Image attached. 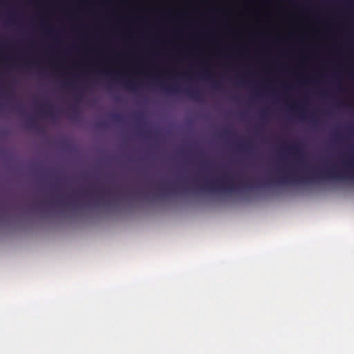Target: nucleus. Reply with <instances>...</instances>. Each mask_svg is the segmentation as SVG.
<instances>
[{
	"label": "nucleus",
	"instance_id": "22",
	"mask_svg": "<svg viewBox=\"0 0 354 354\" xmlns=\"http://www.w3.org/2000/svg\"><path fill=\"white\" fill-rule=\"evenodd\" d=\"M87 194H88V195H89V196H93V194L91 192H88V193H87Z\"/></svg>",
	"mask_w": 354,
	"mask_h": 354
},
{
	"label": "nucleus",
	"instance_id": "5",
	"mask_svg": "<svg viewBox=\"0 0 354 354\" xmlns=\"http://www.w3.org/2000/svg\"><path fill=\"white\" fill-rule=\"evenodd\" d=\"M288 151L290 153L300 157L303 153V148L301 144L295 143L288 147Z\"/></svg>",
	"mask_w": 354,
	"mask_h": 354
},
{
	"label": "nucleus",
	"instance_id": "7",
	"mask_svg": "<svg viewBox=\"0 0 354 354\" xmlns=\"http://www.w3.org/2000/svg\"><path fill=\"white\" fill-rule=\"evenodd\" d=\"M236 148L239 151H242L250 154L252 153V146L250 142L238 145Z\"/></svg>",
	"mask_w": 354,
	"mask_h": 354
},
{
	"label": "nucleus",
	"instance_id": "16",
	"mask_svg": "<svg viewBox=\"0 0 354 354\" xmlns=\"http://www.w3.org/2000/svg\"><path fill=\"white\" fill-rule=\"evenodd\" d=\"M310 121H311V122H312L313 124H315V125H317V123H318L317 120V119H315V118H310Z\"/></svg>",
	"mask_w": 354,
	"mask_h": 354
},
{
	"label": "nucleus",
	"instance_id": "19",
	"mask_svg": "<svg viewBox=\"0 0 354 354\" xmlns=\"http://www.w3.org/2000/svg\"><path fill=\"white\" fill-rule=\"evenodd\" d=\"M268 114L267 110L262 112V118H263Z\"/></svg>",
	"mask_w": 354,
	"mask_h": 354
},
{
	"label": "nucleus",
	"instance_id": "21",
	"mask_svg": "<svg viewBox=\"0 0 354 354\" xmlns=\"http://www.w3.org/2000/svg\"><path fill=\"white\" fill-rule=\"evenodd\" d=\"M75 98H76V100H77V101H80V100H81V97H80V96L79 95H77V96L75 97Z\"/></svg>",
	"mask_w": 354,
	"mask_h": 354
},
{
	"label": "nucleus",
	"instance_id": "24",
	"mask_svg": "<svg viewBox=\"0 0 354 354\" xmlns=\"http://www.w3.org/2000/svg\"><path fill=\"white\" fill-rule=\"evenodd\" d=\"M73 109L76 110V107H75V106H73Z\"/></svg>",
	"mask_w": 354,
	"mask_h": 354
},
{
	"label": "nucleus",
	"instance_id": "9",
	"mask_svg": "<svg viewBox=\"0 0 354 354\" xmlns=\"http://www.w3.org/2000/svg\"><path fill=\"white\" fill-rule=\"evenodd\" d=\"M36 223H0V227H15L23 224H35Z\"/></svg>",
	"mask_w": 354,
	"mask_h": 354
},
{
	"label": "nucleus",
	"instance_id": "14",
	"mask_svg": "<svg viewBox=\"0 0 354 354\" xmlns=\"http://www.w3.org/2000/svg\"><path fill=\"white\" fill-rule=\"evenodd\" d=\"M112 118L116 121H121L122 116L120 114H114L113 115Z\"/></svg>",
	"mask_w": 354,
	"mask_h": 354
},
{
	"label": "nucleus",
	"instance_id": "10",
	"mask_svg": "<svg viewBox=\"0 0 354 354\" xmlns=\"http://www.w3.org/2000/svg\"><path fill=\"white\" fill-rule=\"evenodd\" d=\"M41 113L49 115L52 119L55 118V112L50 106H48L46 109L41 110Z\"/></svg>",
	"mask_w": 354,
	"mask_h": 354
},
{
	"label": "nucleus",
	"instance_id": "8",
	"mask_svg": "<svg viewBox=\"0 0 354 354\" xmlns=\"http://www.w3.org/2000/svg\"><path fill=\"white\" fill-rule=\"evenodd\" d=\"M346 137L343 136L340 133H335L334 134L333 140L335 142H342V143H346Z\"/></svg>",
	"mask_w": 354,
	"mask_h": 354
},
{
	"label": "nucleus",
	"instance_id": "1",
	"mask_svg": "<svg viewBox=\"0 0 354 354\" xmlns=\"http://www.w3.org/2000/svg\"><path fill=\"white\" fill-rule=\"evenodd\" d=\"M206 185L207 188L212 191L225 190L232 192L235 189V185L232 182L231 178L225 174L214 181H207Z\"/></svg>",
	"mask_w": 354,
	"mask_h": 354
},
{
	"label": "nucleus",
	"instance_id": "2",
	"mask_svg": "<svg viewBox=\"0 0 354 354\" xmlns=\"http://www.w3.org/2000/svg\"><path fill=\"white\" fill-rule=\"evenodd\" d=\"M161 88H162V90L165 91L167 93H180L183 92L187 97H189L194 100H196V101L202 100L201 93L196 88H185V89H183L181 91L175 85L168 86V85H163V84H161Z\"/></svg>",
	"mask_w": 354,
	"mask_h": 354
},
{
	"label": "nucleus",
	"instance_id": "11",
	"mask_svg": "<svg viewBox=\"0 0 354 354\" xmlns=\"http://www.w3.org/2000/svg\"><path fill=\"white\" fill-rule=\"evenodd\" d=\"M36 120L33 117H29L28 119V127L30 128L36 127Z\"/></svg>",
	"mask_w": 354,
	"mask_h": 354
},
{
	"label": "nucleus",
	"instance_id": "17",
	"mask_svg": "<svg viewBox=\"0 0 354 354\" xmlns=\"http://www.w3.org/2000/svg\"><path fill=\"white\" fill-rule=\"evenodd\" d=\"M7 93H8V92L6 91L2 90V89L0 90V95L3 96Z\"/></svg>",
	"mask_w": 354,
	"mask_h": 354
},
{
	"label": "nucleus",
	"instance_id": "3",
	"mask_svg": "<svg viewBox=\"0 0 354 354\" xmlns=\"http://www.w3.org/2000/svg\"><path fill=\"white\" fill-rule=\"evenodd\" d=\"M317 178H321L323 176H326L330 178H335L337 180H342L346 178V176L344 173L339 172L337 171L335 168L333 169L332 171H325L324 170H320L315 174Z\"/></svg>",
	"mask_w": 354,
	"mask_h": 354
},
{
	"label": "nucleus",
	"instance_id": "25",
	"mask_svg": "<svg viewBox=\"0 0 354 354\" xmlns=\"http://www.w3.org/2000/svg\"><path fill=\"white\" fill-rule=\"evenodd\" d=\"M225 133H229L230 131L227 130V131H225Z\"/></svg>",
	"mask_w": 354,
	"mask_h": 354
},
{
	"label": "nucleus",
	"instance_id": "12",
	"mask_svg": "<svg viewBox=\"0 0 354 354\" xmlns=\"http://www.w3.org/2000/svg\"><path fill=\"white\" fill-rule=\"evenodd\" d=\"M63 87L64 88H74V84L71 82H66L63 84Z\"/></svg>",
	"mask_w": 354,
	"mask_h": 354
},
{
	"label": "nucleus",
	"instance_id": "6",
	"mask_svg": "<svg viewBox=\"0 0 354 354\" xmlns=\"http://www.w3.org/2000/svg\"><path fill=\"white\" fill-rule=\"evenodd\" d=\"M123 84L126 88L133 92H136L137 91L138 84L131 79H128L127 80L123 81Z\"/></svg>",
	"mask_w": 354,
	"mask_h": 354
},
{
	"label": "nucleus",
	"instance_id": "23",
	"mask_svg": "<svg viewBox=\"0 0 354 354\" xmlns=\"http://www.w3.org/2000/svg\"><path fill=\"white\" fill-rule=\"evenodd\" d=\"M300 117H301V118H305V117H304V115L303 114H300Z\"/></svg>",
	"mask_w": 354,
	"mask_h": 354
},
{
	"label": "nucleus",
	"instance_id": "15",
	"mask_svg": "<svg viewBox=\"0 0 354 354\" xmlns=\"http://www.w3.org/2000/svg\"><path fill=\"white\" fill-rule=\"evenodd\" d=\"M289 104L290 108L292 110H295L296 108H297V104H295V103H293V104Z\"/></svg>",
	"mask_w": 354,
	"mask_h": 354
},
{
	"label": "nucleus",
	"instance_id": "18",
	"mask_svg": "<svg viewBox=\"0 0 354 354\" xmlns=\"http://www.w3.org/2000/svg\"><path fill=\"white\" fill-rule=\"evenodd\" d=\"M95 201H102V197L101 196H95Z\"/></svg>",
	"mask_w": 354,
	"mask_h": 354
},
{
	"label": "nucleus",
	"instance_id": "13",
	"mask_svg": "<svg viewBox=\"0 0 354 354\" xmlns=\"http://www.w3.org/2000/svg\"><path fill=\"white\" fill-rule=\"evenodd\" d=\"M212 87L216 90H221V86L220 83L212 82Z\"/></svg>",
	"mask_w": 354,
	"mask_h": 354
},
{
	"label": "nucleus",
	"instance_id": "20",
	"mask_svg": "<svg viewBox=\"0 0 354 354\" xmlns=\"http://www.w3.org/2000/svg\"><path fill=\"white\" fill-rule=\"evenodd\" d=\"M301 180H304V181L308 182V181L310 180V178L309 177H305V178H303Z\"/></svg>",
	"mask_w": 354,
	"mask_h": 354
},
{
	"label": "nucleus",
	"instance_id": "27",
	"mask_svg": "<svg viewBox=\"0 0 354 354\" xmlns=\"http://www.w3.org/2000/svg\"><path fill=\"white\" fill-rule=\"evenodd\" d=\"M1 107V104H0V108Z\"/></svg>",
	"mask_w": 354,
	"mask_h": 354
},
{
	"label": "nucleus",
	"instance_id": "28",
	"mask_svg": "<svg viewBox=\"0 0 354 354\" xmlns=\"http://www.w3.org/2000/svg\"><path fill=\"white\" fill-rule=\"evenodd\" d=\"M353 82H354V78H353Z\"/></svg>",
	"mask_w": 354,
	"mask_h": 354
},
{
	"label": "nucleus",
	"instance_id": "26",
	"mask_svg": "<svg viewBox=\"0 0 354 354\" xmlns=\"http://www.w3.org/2000/svg\"><path fill=\"white\" fill-rule=\"evenodd\" d=\"M48 32H53V30L50 29V30H49Z\"/></svg>",
	"mask_w": 354,
	"mask_h": 354
},
{
	"label": "nucleus",
	"instance_id": "4",
	"mask_svg": "<svg viewBox=\"0 0 354 354\" xmlns=\"http://www.w3.org/2000/svg\"><path fill=\"white\" fill-rule=\"evenodd\" d=\"M279 171L280 172V176L279 178V181L281 183L286 184V183H296L298 182L294 176L293 174L290 171H285L279 168Z\"/></svg>",
	"mask_w": 354,
	"mask_h": 354
}]
</instances>
